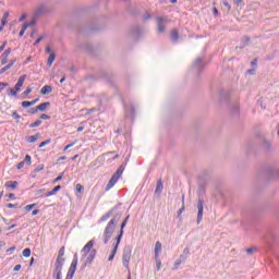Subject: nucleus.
I'll return each mask as SVG.
<instances>
[{
	"mask_svg": "<svg viewBox=\"0 0 279 279\" xmlns=\"http://www.w3.org/2000/svg\"><path fill=\"white\" fill-rule=\"evenodd\" d=\"M121 219L120 216H114L106 226L102 234V241L106 244L112 239V235L114 234V229L117 228V225L119 223V220Z\"/></svg>",
	"mask_w": 279,
	"mask_h": 279,
	"instance_id": "f257e3e1",
	"label": "nucleus"
},
{
	"mask_svg": "<svg viewBox=\"0 0 279 279\" xmlns=\"http://www.w3.org/2000/svg\"><path fill=\"white\" fill-rule=\"evenodd\" d=\"M123 171H125V168L123 166H120L116 173L111 177L110 181L108 182L106 191H110V189H112V186H114V184L119 182V178L123 175Z\"/></svg>",
	"mask_w": 279,
	"mask_h": 279,
	"instance_id": "f03ea898",
	"label": "nucleus"
},
{
	"mask_svg": "<svg viewBox=\"0 0 279 279\" xmlns=\"http://www.w3.org/2000/svg\"><path fill=\"white\" fill-rule=\"evenodd\" d=\"M77 269V254L74 255V258L71 263V266L69 268L68 275L65 279H73V276H75V271Z\"/></svg>",
	"mask_w": 279,
	"mask_h": 279,
	"instance_id": "7ed1b4c3",
	"label": "nucleus"
},
{
	"mask_svg": "<svg viewBox=\"0 0 279 279\" xmlns=\"http://www.w3.org/2000/svg\"><path fill=\"white\" fill-rule=\"evenodd\" d=\"M132 258V250L124 248L122 254V263L126 269H130V260Z\"/></svg>",
	"mask_w": 279,
	"mask_h": 279,
	"instance_id": "20e7f679",
	"label": "nucleus"
},
{
	"mask_svg": "<svg viewBox=\"0 0 279 279\" xmlns=\"http://www.w3.org/2000/svg\"><path fill=\"white\" fill-rule=\"evenodd\" d=\"M157 21V29L159 34H162L165 32V26L169 22V19L167 16H159L156 19Z\"/></svg>",
	"mask_w": 279,
	"mask_h": 279,
	"instance_id": "39448f33",
	"label": "nucleus"
},
{
	"mask_svg": "<svg viewBox=\"0 0 279 279\" xmlns=\"http://www.w3.org/2000/svg\"><path fill=\"white\" fill-rule=\"evenodd\" d=\"M197 209H198L197 223H201L202 218L204 217V199L202 198L198 199Z\"/></svg>",
	"mask_w": 279,
	"mask_h": 279,
	"instance_id": "423d86ee",
	"label": "nucleus"
},
{
	"mask_svg": "<svg viewBox=\"0 0 279 279\" xmlns=\"http://www.w3.org/2000/svg\"><path fill=\"white\" fill-rule=\"evenodd\" d=\"M62 265H64V246H62V247L59 250V254H58L57 260H56V263H54V266H60V267H62Z\"/></svg>",
	"mask_w": 279,
	"mask_h": 279,
	"instance_id": "0eeeda50",
	"label": "nucleus"
},
{
	"mask_svg": "<svg viewBox=\"0 0 279 279\" xmlns=\"http://www.w3.org/2000/svg\"><path fill=\"white\" fill-rule=\"evenodd\" d=\"M128 219H129V217H126V218L123 220V222H122V225H121V227H120V230H119V232H118V236L116 238V241H118V243H121V239H123V229H124L125 226L128 225Z\"/></svg>",
	"mask_w": 279,
	"mask_h": 279,
	"instance_id": "6e6552de",
	"label": "nucleus"
},
{
	"mask_svg": "<svg viewBox=\"0 0 279 279\" xmlns=\"http://www.w3.org/2000/svg\"><path fill=\"white\" fill-rule=\"evenodd\" d=\"M47 12H49V8L45 4H40L35 11V16H43V14H47Z\"/></svg>",
	"mask_w": 279,
	"mask_h": 279,
	"instance_id": "1a4fd4ad",
	"label": "nucleus"
},
{
	"mask_svg": "<svg viewBox=\"0 0 279 279\" xmlns=\"http://www.w3.org/2000/svg\"><path fill=\"white\" fill-rule=\"evenodd\" d=\"M10 53H12V48H8L0 57L1 64H8V58H10Z\"/></svg>",
	"mask_w": 279,
	"mask_h": 279,
	"instance_id": "9d476101",
	"label": "nucleus"
},
{
	"mask_svg": "<svg viewBox=\"0 0 279 279\" xmlns=\"http://www.w3.org/2000/svg\"><path fill=\"white\" fill-rule=\"evenodd\" d=\"M27 78V75L20 76L17 83L15 84V90L19 92L23 87V84H25V80Z\"/></svg>",
	"mask_w": 279,
	"mask_h": 279,
	"instance_id": "9b49d317",
	"label": "nucleus"
},
{
	"mask_svg": "<svg viewBox=\"0 0 279 279\" xmlns=\"http://www.w3.org/2000/svg\"><path fill=\"white\" fill-rule=\"evenodd\" d=\"M121 242H119V241H117L116 240V243H113V250H112V252H111V256H109V262H112V260H114V256H117V250H119V244H120Z\"/></svg>",
	"mask_w": 279,
	"mask_h": 279,
	"instance_id": "f8f14e48",
	"label": "nucleus"
},
{
	"mask_svg": "<svg viewBox=\"0 0 279 279\" xmlns=\"http://www.w3.org/2000/svg\"><path fill=\"white\" fill-rule=\"evenodd\" d=\"M160 252H162V243H160V241H157L155 244V258H158Z\"/></svg>",
	"mask_w": 279,
	"mask_h": 279,
	"instance_id": "ddd939ff",
	"label": "nucleus"
},
{
	"mask_svg": "<svg viewBox=\"0 0 279 279\" xmlns=\"http://www.w3.org/2000/svg\"><path fill=\"white\" fill-rule=\"evenodd\" d=\"M14 62H16V59H12L4 68L0 70V75L5 73V71H9V69L14 66Z\"/></svg>",
	"mask_w": 279,
	"mask_h": 279,
	"instance_id": "4468645a",
	"label": "nucleus"
},
{
	"mask_svg": "<svg viewBox=\"0 0 279 279\" xmlns=\"http://www.w3.org/2000/svg\"><path fill=\"white\" fill-rule=\"evenodd\" d=\"M41 95H49L53 93V87L51 85H46L40 89Z\"/></svg>",
	"mask_w": 279,
	"mask_h": 279,
	"instance_id": "2eb2a0df",
	"label": "nucleus"
},
{
	"mask_svg": "<svg viewBox=\"0 0 279 279\" xmlns=\"http://www.w3.org/2000/svg\"><path fill=\"white\" fill-rule=\"evenodd\" d=\"M53 276H56V279H62V266H54Z\"/></svg>",
	"mask_w": 279,
	"mask_h": 279,
	"instance_id": "dca6fc26",
	"label": "nucleus"
},
{
	"mask_svg": "<svg viewBox=\"0 0 279 279\" xmlns=\"http://www.w3.org/2000/svg\"><path fill=\"white\" fill-rule=\"evenodd\" d=\"M95 245V242L93 240H90L84 247H83V252L84 254H88V252H90L93 250V246Z\"/></svg>",
	"mask_w": 279,
	"mask_h": 279,
	"instance_id": "f3484780",
	"label": "nucleus"
},
{
	"mask_svg": "<svg viewBox=\"0 0 279 279\" xmlns=\"http://www.w3.org/2000/svg\"><path fill=\"white\" fill-rule=\"evenodd\" d=\"M51 106V102H43L40 105H38L37 111L39 110L40 112H45V110H47V108H49Z\"/></svg>",
	"mask_w": 279,
	"mask_h": 279,
	"instance_id": "a211bd4d",
	"label": "nucleus"
},
{
	"mask_svg": "<svg viewBox=\"0 0 279 279\" xmlns=\"http://www.w3.org/2000/svg\"><path fill=\"white\" fill-rule=\"evenodd\" d=\"M39 100H40L39 98H36L32 101H23L22 107L23 108H29V106H35V104H38Z\"/></svg>",
	"mask_w": 279,
	"mask_h": 279,
	"instance_id": "6ab92c4d",
	"label": "nucleus"
},
{
	"mask_svg": "<svg viewBox=\"0 0 279 279\" xmlns=\"http://www.w3.org/2000/svg\"><path fill=\"white\" fill-rule=\"evenodd\" d=\"M40 138V133L26 137L27 143H36Z\"/></svg>",
	"mask_w": 279,
	"mask_h": 279,
	"instance_id": "aec40b11",
	"label": "nucleus"
},
{
	"mask_svg": "<svg viewBox=\"0 0 279 279\" xmlns=\"http://www.w3.org/2000/svg\"><path fill=\"white\" fill-rule=\"evenodd\" d=\"M170 38L171 40H173L174 43L178 41V38H180V34L178 33V29H172L170 32Z\"/></svg>",
	"mask_w": 279,
	"mask_h": 279,
	"instance_id": "412c9836",
	"label": "nucleus"
},
{
	"mask_svg": "<svg viewBox=\"0 0 279 279\" xmlns=\"http://www.w3.org/2000/svg\"><path fill=\"white\" fill-rule=\"evenodd\" d=\"M4 186L7 189H16L19 186V182L17 181H9L4 184Z\"/></svg>",
	"mask_w": 279,
	"mask_h": 279,
	"instance_id": "4be33fe9",
	"label": "nucleus"
},
{
	"mask_svg": "<svg viewBox=\"0 0 279 279\" xmlns=\"http://www.w3.org/2000/svg\"><path fill=\"white\" fill-rule=\"evenodd\" d=\"M162 189H165V186L162 185V179H159L157 181V187L155 190V193H162Z\"/></svg>",
	"mask_w": 279,
	"mask_h": 279,
	"instance_id": "5701e85b",
	"label": "nucleus"
},
{
	"mask_svg": "<svg viewBox=\"0 0 279 279\" xmlns=\"http://www.w3.org/2000/svg\"><path fill=\"white\" fill-rule=\"evenodd\" d=\"M54 61H56V53L51 52L47 60L48 66H51Z\"/></svg>",
	"mask_w": 279,
	"mask_h": 279,
	"instance_id": "b1692460",
	"label": "nucleus"
},
{
	"mask_svg": "<svg viewBox=\"0 0 279 279\" xmlns=\"http://www.w3.org/2000/svg\"><path fill=\"white\" fill-rule=\"evenodd\" d=\"M10 16V12H4L1 23H2V27H5V25H8V17Z\"/></svg>",
	"mask_w": 279,
	"mask_h": 279,
	"instance_id": "393cba45",
	"label": "nucleus"
},
{
	"mask_svg": "<svg viewBox=\"0 0 279 279\" xmlns=\"http://www.w3.org/2000/svg\"><path fill=\"white\" fill-rule=\"evenodd\" d=\"M182 263H184V257L181 256V258L175 260L174 269H178V267H180V265H182Z\"/></svg>",
	"mask_w": 279,
	"mask_h": 279,
	"instance_id": "a878e982",
	"label": "nucleus"
},
{
	"mask_svg": "<svg viewBox=\"0 0 279 279\" xmlns=\"http://www.w3.org/2000/svg\"><path fill=\"white\" fill-rule=\"evenodd\" d=\"M234 5H236V8H243L245 2L243 0H234Z\"/></svg>",
	"mask_w": 279,
	"mask_h": 279,
	"instance_id": "bb28decb",
	"label": "nucleus"
},
{
	"mask_svg": "<svg viewBox=\"0 0 279 279\" xmlns=\"http://www.w3.org/2000/svg\"><path fill=\"white\" fill-rule=\"evenodd\" d=\"M110 217H112V213H107V214H105L101 218H100V220L101 221H108V219H110Z\"/></svg>",
	"mask_w": 279,
	"mask_h": 279,
	"instance_id": "cd10ccee",
	"label": "nucleus"
},
{
	"mask_svg": "<svg viewBox=\"0 0 279 279\" xmlns=\"http://www.w3.org/2000/svg\"><path fill=\"white\" fill-rule=\"evenodd\" d=\"M23 256H25V258H29V256H32V250L25 248L23 251Z\"/></svg>",
	"mask_w": 279,
	"mask_h": 279,
	"instance_id": "c85d7f7f",
	"label": "nucleus"
},
{
	"mask_svg": "<svg viewBox=\"0 0 279 279\" xmlns=\"http://www.w3.org/2000/svg\"><path fill=\"white\" fill-rule=\"evenodd\" d=\"M41 124H43V121L37 120V121L31 123V124H29V128H38V126L41 125Z\"/></svg>",
	"mask_w": 279,
	"mask_h": 279,
	"instance_id": "c756f323",
	"label": "nucleus"
},
{
	"mask_svg": "<svg viewBox=\"0 0 279 279\" xmlns=\"http://www.w3.org/2000/svg\"><path fill=\"white\" fill-rule=\"evenodd\" d=\"M27 26H28L27 24H23L22 29L20 32V37L25 35V32H27Z\"/></svg>",
	"mask_w": 279,
	"mask_h": 279,
	"instance_id": "7c9ffc66",
	"label": "nucleus"
},
{
	"mask_svg": "<svg viewBox=\"0 0 279 279\" xmlns=\"http://www.w3.org/2000/svg\"><path fill=\"white\" fill-rule=\"evenodd\" d=\"M184 210H185V207H184V196H183L182 197V207L179 209L178 217H180V215H182Z\"/></svg>",
	"mask_w": 279,
	"mask_h": 279,
	"instance_id": "2f4dec72",
	"label": "nucleus"
},
{
	"mask_svg": "<svg viewBox=\"0 0 279 279\" xmlns=\"http://www.w3.org/2000/svg\"><path fill=\"white\" fill-rule=\"evenodd\" d=\"M76 191H77V193H84V185H82V184H76Z\"/></svg>",
	"mask_w": 279,
	"mask_h": 279,
	"instance_id": "473e14b6",
	"label": "nucleus"
},
{
	"mask_svg": "<svg viewBox=\"0 0 279 279\" xmlns=\"http://www.w3.org/2000/svg\"><path fill=\"white\" fill-rule=\"evenodd\" d=\"M49 143H51V140H46V141L41 142V143L39 144V148H43V147H45L46 145H49Z\"/></svg>",
	"mask_w": 279,
	"mask_h": 279,
	"instance_id": "72a5a7b5",
	"label": "nucleus"
},
{
	"mask_svg": "<svg viewBox=\"0 0 279 279\" xmlns=\"http://www.w3.org/2000/svg\"><path fill=\"white\" fill-rule=\"evenodd\" d=\"M156 264H157V271H160V267L162 266V262L158 259V257H155Z\"/></svg>",
	"mask_w": 279,
	"mask_h": 279,
	"instance_id": "f704fd0d",
	"label": "nucleus"
},
{
	"mask_svg": "<svg viewBox=\"0 0 279 279\" xmlns=\"http://www.w3.org/2000/svg\"><path fill=\"white\" fill-rule=\"evenodd\" d=\"M223 5H225V8H227L228 12H230V10H232V7L230 5V3H228V0H223Z\"/></svg>",
	"mask_w": 279,
	"mask_h": 279,
	"instance_id": "c9c22d12",
	"label": "nucleus"
},
{
	"mask_svg": "<svg viewBox=\"0 0 279 279\" xmlns=\"http://www.w3.org/2000/svg\"><path fill=\"white\" fill-rule=\"evenodd\" d=\"M40 119H43L44 121H49V119H51V116L47 114V113H43L40 116Z\"/></svg>",
	"mask_w": 279,
	"mask_h": 279,
	"instance_id": "e433bc0d",
	"label": "nucleus"
},
{
	"mask_svg": "<svg viewBox=\"0 0 279 279\" xmlns=\"http://www.w3.org/2000/svg\"><path fill=\"white\" fill-rule=\"evenodd\" d=\"M25 162H26V165H32V156H29V155H26L25 156Z\"/></svg>",
	"mask_w": 279,
	"mask_h": 279,
	"instance_id": "4c0bfd02",
	"label": "nucleus"
},
{
	"mask_svg": "<svg viewBox=\"0 0 279 279\" xmlns=\"http://www.w3.org/2000/svg\"><path fill=\"white\" fill-rule=\"evenodd\" d=\"M45 169V165H39L37 168H35V173H38Z\"/></svg>",
	"mask_w": 279,
	"mask_h": 279,
	"instance_id": "58836bf2",
	"label": "nucleus"
},
{
	"mask_svg": "<svg viewBox=\"0 0 279 279\" xmlns=\"http://www.w3.org/2000/svg\"><path fill=\"white\" fill-rule=\"evenodd\" d=\"M33 208H36V204L25 206V210H32Z\"/></svg>",
	"mask_w": 279,
	"mask_h": 279,
	"instance_id": "ea45409f",
	"label": "nucleus"
},
{
	"mask_svg": "<svg viewBox=\"0 0 279 279\" xmlns=\"http://www.w3.org/2000/svg\"><path fill=\"white\" fill-rule=\"evenodd\" d=\"M7 208H19V205L9 203L7 204Z\"/></svg>",
	"mask_w": 279,
	"mask_h": 279,
	"instance_id": "a19ab883",
	"label": "nucleus"
},
{
	"mask_svg": "<svg viewBox=\"0 0 279 279\" xmlns=\"http://www.w3.org/2000/svg\"><path fill=\"white\" fill-rule=\"evenodd\" d=\"M12 117H13L14 119H21V114H19V112H16V111H13V112H12Z\"/></svg>",
	"mask_w": 279,
	"mask_h": 279,
	"instance_id": "79ce46f5",
	"label": "nucleus"
},
{
	"mask_svg": "<svg viewBox=\"0 0 279 279\" xmlns=\"http://www.w3.org/2000/svg\"><path fill=\"white\" fill-rule=\"evenodd\" d=\"M31 93H32V88L28 87V88H26V90L23 93V95H24L25 97H27V95H29Z\"/></svg>",
	"mask_w": 279,
	"mask_h": 279,
	"instance_id": "37998d69",
	"label": "nucleus"
},
{
	"mask_svg": "<svg viewBox=\"0 0 279 279\" xmlns=\"http://www.w3.org/2000/svg\"><path fill=\"white\" fill-rule=\"evenodd\" d=\"M73 145H75V142L68 144L64 148L63 151H66V149H70V147H73Z\"/></svg>",
	"mask_w": 279,
	"mask_h": 279,
	"instance_id": "c03bdc74",
	"label": "nucleus"
},
{
	"mask_svg": "<svg viewBox=\"0 0 279 279\" xmlns=\"http://www.w3.org/2000/svg\"><path fill=\"white\" fill-rule=\"evenodd\" d=\"M24 25H28L27 27H32V25H36V20H33L29 23H24Z\"/></svg>",
	"mask_w": 279,
	"mask_h": 279,
	"instance_id": "a18cd8bd",
	"label": "nucleus"
},
{
	"mask_svg": "<svg viewBox=\"0 0 279 279\" xmlns=\"http://www.w3.org/2000/svg\"><path fill=\"white\" fill-rule=\"evenodd\" d=\"M60 180H62V174L57 177L53 181L52 184H56V182H60Z\"/></svg>",
	"mask_w": 279,
	"mask_h": 279,
	"instance_id": "49530a36",
	"label": "nucleus"
},
{
	"mask_svg": "<svg viewBox=\"0 0 279 279\" xmlns=\"http://www.w3.org/2000/svg\"><path fill=\"white\" fill-rule=\"evenodd\" d=\"M21 264L15 265V267L13 268V271H21Z\"/></svg>",
	"mask_w": 279,
	"mask_h": 279,
	"instance_id": "de8ad7c7",
	"label": "nucleus"
},
{
	"mask_svg": "<svg viewBox=\"0 0 279 279\" xmlns=\"http://www.w3.org/2000/svg\"><path fill=\"white\" fill-rule=\"evenodd\" d=\"M36 112H38L37 107L32 108V109L29 110V113H31V114H36Z\"/></svg>",
	"mask_w": 279,
	"mask_h": 279,
	"instance_id": "09e8293b",
	"label": "nucleus"
},
{
	"mask_svg": "<svg viewBox=\"0 0 279 279\" xmlns=\"http://www.w3.org/2000/svg\"><path fill=\"white\" fill-rule=\"evenodd\" d=\"M23 167H25V161L17 163V169H23Z\"/></svg>",
	"mask_w": 279,
	"mask_h": 279,
	"instance_id": "8fccbe9b",
	"label": "nucleus"
},
{
	"mask_svg": "<svg viewBox=\"0 0 279 279\" xmlns=\"http://www.w3.org/2000/svg\"><path fill=\"white\" fill-rule=\"evenodd\" d=\"M5 86H8V83L0 82V93H1V90H3V88H5Z\"/></svg>",
	"mask_w": 279,
	"mask_h": 279,
	"instance_id": "3c124183",
	"label": "nucleus"
},
{
	"mask_svg": "<svg viewBox=\"0 0 279 279\" xmlns=\"http://www.w3.org/2000/svg\"><path fill=\"white\" fill-rule=\"evenodd\" d=\"M19 92H16V89H10V95H12L13 97H16V94Z\"/></svg>",
	"mask_w": 279,
	"mask_h": 279,
	"instance_id": "603ef678",
	"label": "nucleus"
},
{
	"mask_svg": "<svg viewBox=\"0 0 279 279\" xmlns=\"http://www.w3.org/2000/svg\"><path fill=\"white\" fill-rule=\"evenodd\" d=\"M5 45H8V41H3V44L0 46V53L5 49Z\"/></svg>",
	"mask_w": 279,
	"mask_h": 279,
	"instance_id": "864d4df0",
	"label": "nucleus"
},
{
	"mask_svg": "<svg viewBox=\"0 0 279 279\" xmlns=\"http://www.w3.org/2000/svg\"><path fill=\"white\" fill-rule=\"evenodd\" d=\"M51 195H56L53 190L46 193V197H51Z\"/></svg>",
	"mask_w": 279,
	"mask_h": 279,
	"instance_id": "5fc2aeb1",
	"label": "nucleus"
},
{
	"mask_svg": "<svg viewBox=\"0 0 279 279\" xmlns=\"http://www.w3.org/2000/svg\"><path fill=\"white\" fill-rule=\"evenodd\" d=\"M60 189H62V186L57 185L52 191L54 192V194H57V193H58V191H60Z\"/></svg>",
	"mask_w": 279,
	"mask_h": 279,
	"instance_id": "6e6d98bb",
	"label": "nucleus"
},
{
	"mask_svg": "<svg viewBox=\"0 0 279 279\" xmlns=\"http://www.w3.org/2000/svg\"><path fill=\"white\" fill-rule=\"evenodd\" d=\"M246 252L248 254H253L254 252H256V248L251 247V248H247Z\"/></svg>",
	"mask_w": 279,
	"mask_h": 279,
	"instance_id": "4d7b16f0",
	"label": "nucleus"
},
{
	"mask_svg": "<svg viewBox=\"0 0 279 279\" xmlns=\"http://www.w3.org/2000/svg\"><path fill=\"white\" fill-rule=\"evenodd\" d=\"M213 13H214V16H218L219 10H217V8H214V9H213Z\"/></svg>",
	"mask_w": 279,
	"mask_h": 279,
	"instance_id": "13d9d810",
	"label": "nucleus"
},
{
	"mask_svg": "<svg viewBox=\"0 0 279 279\" xmlns=\"http://www.w3.org/2000/svg\"><path fill=\"white\" fill-rule=\"evenodd\" d=\"M252 66H256V64H258V60L257 59H254L252 62H251Z\"/></svg>",
	"mask_w": 279,
	"mask_h": 279,
	"instance_id": "bf43d9fd",
	"label": "nucleus"
},
{
	"mask_svg": "<svg viewBox=\"0 0 279 279\" xmlns=\"http://www.w3.org/2000/svg\"><path fill=\"white\" fill-rule=\"evenodd\" d=\"M38 213H40V210H39V209H35V210H33V211H32L33 217H34V216H36V215H38Z\"/></svg>",
	"mask_w": 279,
	"mask_h": 279,
	"instance_id": "052dcab7",
	"label": "nucleus"
},
{
	"mask_svg": "<svg viewBox=\"0 0 279 279\" xmlns=\"http://www.w3.org/2000/svg\"><path fill=\"white\" fill-rule=\"evenodd\" d=\"M25 19H27V15H25V14H22V15H21V17H20V22H23V21H25Z\"/></svg>",
	"mask_w": 279,
	"mask_h": 279,
	"instance_id": "680f3d73",
	"label": "nucleus"
},
{
	"mask_svg": "<svg viewBox=\"0 0 279 279\" xmlns=\"http://www.w3.org/2000/svg\"><path fill=\"white\" fill-rule=\"evenodd\" d=\"M250 40H251V38L250 37H244V41H245V45H248L250 44Z\"/></svg>",
	"mask_w": 279,
	"mask_h": 279,
	"instance_id": "e2e57ef3",
	"label": "nucleus"
},
{
	"mask_svg": "<svg viewBox=\"0 0 279 279\" xmlns=\"http://www.w3.org/2000/svg\"><path fill=\"white\" fill-rule=\"evenodd\" d=\"M41 40H43V37L37 38L36 41L34 43V45L40 44Z\"/></svg>",
	"mask_w": 279,
	"mask_h": 279,
	"instance_id": "0e129e2a",
	"label": "nucleus"
},
{
	"mask_svg": "<svg viewBox=\"0 0 279 279\" xmlns=\"http://www.w3.org/2000/svg\"><path fill=\"white\" fill-rule=\"evenodd\" d=\"M8 197H9V199H14L15 195H14L13 193H10V194L8 195Z\"/></svg>",
	"mask_w": 279,
	"mask_h": 279,
	"instance_id": "69168bd1",
	"label": "nucleus"
},
{
	"mask_svg": "<svg viewBox=\"0 0 279 279\" xmlns=\"http://www.w3.org/2000/svg\"><path fill=\"white\" fill-rule=\"evenodd\" d=\"M14 250H16V246H12L9 250H7V252H14Z\"/></svg>",
	"mask_w": 279,
	"mask_h": 279,
	"instance_id": "338daca9",
	"label": "nucleus"
},
{
	"mask_svg": "<svg viewBox=\"0 0 279 279\" xmlns=\"http://www.w3.org/2000/svg\"><path fill=\"white\" fill-rule=\"evenodd\" d=\"M46 53H51V47L48 46V47L46 48Z\"/></svg>",
	"mask_w": 279,
	"mask_h": 279,
	"instance_id": "774afa93",
	"label": "nucleus"
}]
</instances>
